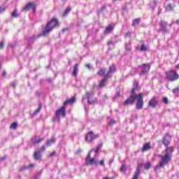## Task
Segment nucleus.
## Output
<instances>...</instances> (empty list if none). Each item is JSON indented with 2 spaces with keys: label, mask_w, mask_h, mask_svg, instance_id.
Wrapping results in <instances>:
<instances>
[{
  "label": "nucleus",
  "mask_w": 179,
  "mask_h": 179,
  "mask_svg": "<svg viewBox=\"0 0 179 179\" xmlns=\"http://www.w3.org/2000/svg\"><path fill=\"white\" fill-rule=\"evenodd\" d=\"M176 69H179V64L176 66Z\"/></svg>",
  "instance_id": "obj_58"
},
{
  "label": "nucleus",
  "mask_w": 179,
  "mask_h": 179,
  "mask_svg": "<svg viewBox=\"0 0 179 179\" xmlns=\"http://www.w3.org/2000/svg\"><path fill=\"white\" fill-rule=\"evenodd\" d=\"M139 174H141V169L139 166H137L134 176L139 177Z\"/></svg>",
  "instance_id": "obj_31"
},
{
  "label": "nucleus",
  "mask_w": 179,
  "mask_h": 179,
  "mask_svg": "<svg viewBox=\"0 0 179 179\" xmlns=\"http://www.w3.org/2000/svg\"><path fill=\"white\" fill-rule=\"evenodd\" d=\"M158 105L159 101L156 99V96H154L152 99H151L148 103V106H150V107H152V108H155L156 106Z\"/></svg>",
  "instance_id": "obj_14"
},
{
  "label": "nucleus",
  "mask_w": 179,
  "mask_h": 179,
  "mask_svg": "<svg viewBox=\"0 0 179 179\" xmlns=\"http://www.w3.org/2000/svg\"><path fill=\"white\" fill-rule=\"evenodd\" d=\"M106 5H103V6L101 7V8L100 12H103V10H106Z\"/></svg>",
  "instance_id": "obj_49"
},
{
  "label": "nucleus",
  "mask_w": 179,
  "mask_h": 179,
  "mask_svg": "<svg viewBox=\"0 0 179 179\" xmlns=\"http://www.w3.org/2000/svg\"><path fill=\"white\" fill-rule=\"evenodd\" d=\"M16 85H17V83H16V81L13 82L12 87H13V89L16 88Z\"/></svg>",
  "instance_id": "obj_47"
},
{
  "label": "nucleus",
  "mask_w": 179,
  "mask_h": 179,
  "mask_svg": "<svg viewBox=\"0 0 179 179\" xmlns=\"http://www.w3.org/2000/svg\"><path fill=\"white\" fill-rule=\"evenodd\" d=\"M45 150V146H42L38 152H40L41 153L42 152H44Z\"/></svg>",
  "instance_id": "obj_43"
},
{
  "label": "nucleus",
  "mask_w": 179,
  "mask_h": 179,
  "mask_svg": "<svg viewBox=\"0 0 179 179\" xmlns=\"http://www.w3.org/2000/svg\"><path fill=\"white\" fill-rule=\"evenodd\" d=\"M33 164H29V167H33Z\"/></svg>",
  "instance_id": "obj_62"
},
{
  "label": "nucleus",
  "mask_w": 179,
  "mask_h": 179,
  "mask_svg": "<svg viewBox=\"0 0 179 179\" xmlns=\"http://www.w3.org/2000/svg\"><path fill=\"white\" fill-rule=\"evenodd\" d=\"M66 113L65 111V105L61 107L59 110L55 112V117L53 119V121L59 122L60 117H65Z\"/></svg>",
  "instance_id": "obj_5"
},
{
  "label": "nucleus",
  "mask_w": 179,
  "mask_h": 179,
  "mask_svg": "<svg viewBox=\"0 0 179 179\" xmlns=\"http://www.w3.org/2000/svg\"><path fill=\"white\" fill-rule=\"evenodd\" d=\"M103 148V143H101L100 144H99L96 146V150H95V155L94 157H98L99 156V150H100V149Z\"/></svg>",
  "instance_id": "obj_22"
},
{
  "label": "nucleus",
  "mask_w": 179,
  "mask_h": 179,
  "mask_svg": "<svg viewBox=\"0 0 179 179\" xmlns=\"http://www.w3.org/2000/svg\"><path fill=\"white\" fill-rule=\"evenodd\" d=\"M126 37H131V32H127L125 34Z\"/></svg>",
  "instance_id": "obj_50"
},
{
  "label": "nucleus",
  "mask_w": 179,
  "mask_h": 179,
  "mask_svg": "<svg viewBox=\"0 0 179 179\" xmlns=\"http://www.w3.org/2000/svg\"><path fill=\"white\" fill-rule=\"evenodd\" d=\"M150 149V143H145L143 148H142V150L143 152H145L146 150H149Z\"/></svg>",
  "instance_id": "obj_24"
},
{
  "label": "nucleus",
  "mask_w": 179,
  "mask_h": 179,
  "mask_svg": "<svg viewBox=\"0 0 179 179\" xmlns=\"http://www.w3.org/2000/svg\"><path fill=\"white\" fill-rule=\"evenodd\" d=\"M173 94H179V89L178 88H176L173 90Z\"/></svg>",
  "instance_id": "obj_40"
},
{
  "label": "nucleus",
  "mask_w": 179,
  "mask_h": 179,
  "mask_svg": "<svg viewBox=\"0 0 179 179\" xmlns=\"http://www.w3.org/2000/svg\"><path fill=\"white\" fill-rule=\"evenodd\" d=\"M85 67L87 68L88 69H93V66L90 65V64H85Z\"/></svg>",
  "instance_id": "obj_42"
},
{
  "label": "nucleus",
  "mask_w": 179,
  "mask_h": 179,
  "mask_svg": "<svg viewBox=\"0 0 179 179\" xmlns=\"http://www.w3.org/2000/svg\"><path fill=\"white\" fill-rule=\"evenodd\" d=\"M75 101H76V99L75 98V96H72L70 99L66 101L64 103V106H66V104H68V103H69L70 104H73V103H75Z\"/></svg>",
  "instance_id": "obj_21"
},
{
  "label": "nucleus",
  "mask_w": 179,
  "mask_h": 179,
  "mask_svg": "<svg viewBox=\"0 0 179 179\" xmlns=\"http://www.w3.org/2000/svg\"><path fill=\"white\" fill-rule=\"evenodd\" d=\"M114 30V24H110L106 27L104 33L105 34H110Z\"/></svg>",
  "instance_id": "obj_17"
},
{
  "label": "nucleus",
  "mask_w": 179,
  "mask_h": 179,
  "mask_svg": "<svg viewBox=\"0 0 179 179\" xmlns=\"http://www.w3.org/2000/svg\"><path fill=\"white\" fill-rule=\"evenodd\" d=\"M176 24L179 26V20H177L176 21Z\"/></svg>",
  "instance_id": "obj_55"
},
{
  "label": "nucleus",
  "mask_w": 179,
  "mask_h": 179,
  "mask_svg": "<svg viewBox=\"0 0 179 179\" xmlns=\"http://www.w3.org/2000/svg\"><path fill=\"white\" fill-rule=\"evenodd\" d=\"M41 104H40L38 106V108L34 112V115H37V114H38V113H40L41 110Z\"/></svg>",
  "instance_id": "obj_29"
},
{
  "label": "nucleus",
  "mask_w": 179,
  "mask_h": 179,
  "mask_svg": "<svg viewBox=\"0 0 179 179\" xmlns=\"http://www.w3.org/2000/svg\"><path fill=\"white\" fill-rule=\"evenodd\" d=\"M6 10V8L5 7H0V13H3Z\"/></svg>",
  "instance_id": "obj_41"
},
{
  "label": "nucleus",
  "mask_w": 179,
  "mask_h": 179,
  "mask_svg": "<svg viewBox=\"0 0 179 179\" xmlns=\"http://www.w3.org/2000/svg\"><path fill=\"white\" fill-rule=\"evenodd\" d=\"M48 82H49V83H52V78H48Z\"/></svg>",
  "instance_id": "obj_53"
},
{
  "label": "nucleus",
  "mask_w": 179,
  "mask_h": 179,
  "mask_svg": "<svg viewBox=\"0 0 179 179\" xmlns=\"http://www.w3.org/2000/svg\"><path fill=\"white\" fill-rule=\"evenodd\" d=\"M37 36H33L32 37L29 38V43H33V41H34V40H36Z\"/></svg>",
  "instance_id": "obj_37"
},
{
  "label": "nucleus",
  "mask_w": 179,
  "mask_h": 179,
  "mask_svg": "<svg viewBox=\"0 0 179 179\" xmlns=\"http://www.w3.org/2000/svg\"><path fill=\"white\" fill-rule=\"evenodd\" d=\"M138 178H139V176H136L134 175L132 179H138Z\"/></svg>",
  "instance_id": "obj_54"
},
{
  "label": "nucleus",
  "mask_w": 179,
  "mask_h": 179,
  "mask_svg": "<svg viewBox=\"0 0 179 179\" xmlns=\"http://www.w3.org/2000/svg\"><path fill=\"white\" fill-rule=\"evenodd\" d=\"M100 165L101 166H103L104 165V160L102 159L101 162H100Z\"/></svg>",
  "instance_id": "obj_51"
},
{
  "label": "nucleus",
  "mask_w": 179,
  "mask_h": 179,
  "mask_svg": "<svg viewBox=\"0 0 179 179\" xmlns=\"http://www.w3.org/2000/svg\"><path fill=\"white\" fill-rule=\"evenodd\" d=\"M162 101L164 104H169V99L167 97H164Z\"/></svg>",
  "instance_id": "obj_39"
},
{
  "label": "nucleus",
  "mask_w": 179,
  "mask_h": 179,
  "mask_svg": "<svg viewBox=\"0 0 179 179\" xmlns=\"http://www.w3.org/2000/svg\"><path fill=\"white\" fill-rule=\"evenodd\" d=\"M157 6V0H152L150 2V6L151 8L155 9Z\"/></svg>",
  "instance_id": "obj_23"
},
{
  "label": "nucleus",
  "mask_w": 179,
  "mask_h": 179,
  "mask_svg": "<svg viewBox=\"0 0 179 179\" xmlns=\"http://www.w3.org/2000/svg\"><path fill=\"white\" fill-rule=\"evenodd\" d=\"M136 90H138V82L136 81L134 83V88L131 90L130 96L123 103L124 106H129L131 104H134V103L136 101L138 94L135 92Z\"/></svg>",
  "instance_id": "obj_2"
},
{
  "label": "nucleus",
  "mask_w": 179,
  "mask_h": 179,
  "mask_svg": "<svg viewBox=\"0 0 179 179\" xmlns=\"http://www.w3.org/2000/svg\"><path fill=\"white\" fill-rule=\"evenodd\" d=\"M62 33H65V31H66V29H63L62 30Z\"/></svg>",
  "instance_id": "obj_56"
},
{
  "label": "nucleus",
  "mask_w": 179,
  "mask_h": 179,
  "mask_svg": "<svg viewBox=\"0 0 179 179\" xmlns=\"http://www.w3.org/2000/svg\"><path fill=\"white\" fill-rule=\"evenodd\" d=\"M120 96V94H116V97Z\"/></svg>",
  "instance_id": "obj_61"
},
{
  "label": "nucleus",
  "mask_w": 179,
  "mask_h": 179,
  "mask_svg": "<svg viewBox=\"0 0 179 179\" xmlns=\"http://www.w3.org/2000/svg\"><path fill=\"white\" fill-rule=\"evenodd\" d=\"M71 10H72V8L71 7H68L66 10L64 11V16H66V15H68V13H69V12H71Z\"/></svg>",
  "instance_id": "obj_36"
},
{
  "label": "nucleus",
  "mask_w": 179,
  "mask_h": 179,
  "mask_svg": "<svg viewBox=\"0 0 179 179\" xmlns=\"http://www.w3.org/2000/svg\"><path fill=\"white\" fill-rule=\"evenodd\" d=\"M106 69L102 68L100 69V70L97 72V75H99V76H103V75H106Z\"/></svg>",
  "instance_id": "obj_25"
},
{
  "label": "nucleus",
  "mask_w": 179,
  "mask_h": 179,
  "mask_svg": "<svg viewBox=\"0 0 179 179\" xmlns=\"http://www.w3.org/2000/svg\"><path fill=\"white\" fill-rule=\"evenodd\" d=\"M166 79L171 82H174L179 79V75L174 70H171L166 73Z\"/></svg>",
  "instance_id": "obj_6"
},
{
  "label": "nucleus",
  "mask_w": 179,
  "mask_h": 179,
  "mask_svg": "<svg viewBox=\"0 0 179 179\" xmlns=\"http://www.w3.org/2000/svg\"><path fill=\"white\" fill-rule=\"evenodd\" d=\"M170 139L171 138L169 137V136H166L164 139H163V143L166 148V153H167V149H173V150H174V148H173V147H170L169 148V145L170 143Z\"/></svg>",
  "instance_id": "obj_13"
},
{
  "label": "nucleus",
  "mask_w": 179,
  "mask_h": 179,
  "mask_svg": "<svg viewBox=\"0 0 179 179\" xmlns=\"http://www.w3.org/2000/svg\"><path fill=\"white\" fill-rule=\"evenodd\" d=\"M0 69H1V66H0Z\"/></svg>",
  "instance_id": "obj_64"
},
{
  "label": "nucleus",
  "mask_w": 179,
  "mask_h": 179,
  "mask_svg": "<svg viewBox=\"0 0 179 179\" xmlns=\"http://www.w3.org/2000/svg\"><path fill=\"white\" fill-rule=\"evenodd\" d=\"M136 100L137 101L136 108H137V110H142L143 108V97L141 93L137 95Z\"/></svg>",
  "instance_id": "obj_7"
},
{
  "label": "nucleus",
  "mask_w": 179,
  "mask_h": 179,
  "mask_svg": "<svg viewBox=\"0 0 179 179\" xmlns=\"http://www.w3.org/2000/svg\"><path fill=\"white\" fill-rule=\"evenodd\" d=\"M94 150H91L87 156V159L85 161V164H87V166L97 164V163H98L96 161V159H94V158H90V154L92 153V152H94Z\"/></svg>",
  "instance_id": "obj_10"
},
{
  "label": "nucleus",
  "mask_w": 179,
  "mask_h": 179,
  "mask_svg": "<svg viewBox=\"0 0 179 179\" xmlns=\"http://www.w3.org/2000/svg\"><path fill=\"white\" fill-rule=\"evenodd\" d=\"M59 22L57 18H53L50 21L48 22L46 24V26L45 27L43 31H42L43 36H47L48 33H50V31H52L55 27H57L58 26Z\"/></svg>",
  "instance_id": "obj_3"
},
{
  "label": "nucleus",
  "mask_w": 179,
  "mask_h": 179,
  "mask_svg": "<svg viewBox=\"0 0 179 179\" xmlns=\"http://www.w3.org/2000/svg\"><path fill=\"white\" fill-rule=\"evenodd\" d=\"M173 8H174V6L171 4H168L166 6V10H168V12H171V10H173Z\"/></svg>",
  "instance_id": "obj_28"
},
{
  "label": "nucleus",
  "mask_w": 179,
  "mask_h": 179,
  "mask_svg": "<svg viewBox=\"0 0 179 179\" xmlns=\"http://www.w3.org/2000/svg\"><path fill=\"white\" fill-rule=\"evenodd\" d=\"M3 47H5V43L3 42V41L0 43V50H2V48H3Z\"/></svg>",
  "instance_id": "obj_44"
},
{
  "label": "nucleus",
  "mask_w": 179,
  "mask_h": 179,
  "mask_svg": "<svg viewBox=\"0 0 179 179\" xmlns=\"http://www.w3.org/2000/svg\"><path fill=\"white\" fill-rule=\"evenodd\" d=\"M125 50H126V51H127L128 52H131V43L126 44Z\"/></svg>",
  "instance_id": "obj_34"
},
{
  "label": "nucleus",
  "mask_w": 179,
  "mask_h": 179,
  "mask_svg": "<svg viewBox=\"0 0 179 179\" xmlns=\"http://www.w3.org/2000/svg\"><path fill=\"white\" fill-rule=\"evenodd\" d=\"M141 68V73L140 76H142V75H146V73H149V71H150V64H144Z\"/></svg>",
  "instance_id": "obj_9"
},
{
  "label": "nucleus",
  "mask_w": 179,
  "mask_h": 179,
  "mask_svg": "<svg viewBox=\"0 0 179 179\" xmlns=\"http://www.w3.org/2000/svg\"><path fill=\"white\" fill-rule=\"evenodd\" d=\"M87 100V103L89 104H94V103H97V99L94 98V95L93 92H86L85 96L83 97L82 102L85 104V100Z\"/></svg>",
  "instance_id": "obj_4"
},
{
  "label": "nucleus",
  "mask_w": 179,
  "mask_h": 179,
  "mask_svg": "<svg viewBox=\"0 0 179 179\" xmlns=\"http://www.w3.org/2000/svg\"><path fill=\"white\" fill-rule=\"evenodd\" d=\"M10 128H11V129H16V128H17V122H13L10 126Z\"/></svg>",
  "instance_id": "obj_33"
},
{
  "label": "nucleus",
  "mask_w": 179,
  "mask_h": 179,
  "mask_svg": "<svg viewBox=\"0 0 179 179\" xmlns=\"http://www.w3.org/2000/svg\"><path fill=\"white\" fill-rule=\"evenodd\" d=\"M108 80V77H107L106 76H104V78L99 83V87H104V86H106V83Z\"/></svg>",
  "instance_id": "obj_19"
},
{
  "label": "nucleus",
  "mask_w": 179,
  "mask_h": 179,
  "mask_svg": "<svg viewBox=\"0 0 179 179\" xmlns=\"http://www.w3.org/2000/svg\"><path fill=\"white\" fill-rule=\"evenodd\" d=\"M55 141H56L55 137H52L45 143V146H47V148H48L50 146H52V145H54V143L55 142Z\"/></svg>",
  "instance_id": "obj_16"
},
{
  "label": "nucleus",
  "mask_w": 179,
  "mask_h": 179,
  "mask_svg": "<svg viewBox=\"0 0 179 179\" xmlns=\"http://www.w3.org/2000/svg\"><path fill=\"white\" fill-rule=\"evenodd\" d=\"M79 71V66L78 64H76L73 67V71L72 75L75 77L78 76V72Z\"/></svg>",
  "instance_id": "obj_18"
},
{
  "label": "nucleus",
  "mask_w": 179,
  "mask_h": 179,
  "mask_svg": "<svg viewBox=\"0 0 179 179\" xmlns=\"http://www.w3.org/2000/svg\"><path fill=\"white\" fill-rule=\"evenodd\" d=\"M114 44H115V43L113 41H109L108 42V45H114Z\"/></svg>",
  "instance_id": "obj_48"
},
{
  "label": "nucleus",
  "mask_w": 179,
  "mask_h": 179,
  "mask_svg": "<svg viewBox=\"0 0 179 179\" xmlns=\"http://www.w3.org/2000/svg\"><path fill=\"white\" fill-rule=\"evenodd\" d=\"M53 156H55V151L50 152L48 155V157H52Z\"/></svg>",
  "instance_id": "obj_45"
},
{
  "label": "nucleus",
  "mask_w": 179,
  "mask_h": 179,
  "mask_svg": "<svg viewBox=\"0 0 179 179\" xmlns=\"http://www.w3.org/2000/svg\"><path fill=\"white\" fill-rule=\"evenodd\" d=\"M146 50H148V46L142 45L141 47V51H146Z\"/></svg>",
  "instance_id": "obj_38"
},
{
  "label": "nucleus",
  "mask_w": 179,
  "mask_h": 179,
  "mask_svg": "<svg viewBox=\"0 0 179 179\" xmlns=\"http://www.w3.org/2000/svg\"><path fill=\"white\" fill-rule=\"evenodd\" d=\"M2 76H6V71H3V73H2Z\"/></svg>",
  "instance_id": "obj_52"
},
{
  "label": "nucleus",
  "mask_w": 179,
  "mask_h": 179,
  "mask_svg": "<svg viewBox=\"0 0 179 179\" xmlns=\"http://www.w3.org/2000/svg\"><path fill=\"white\" fill-rule=\"evenodd\" d=\"M8 45H9V47H11V48L15 47V45H12V44H9Z\"/></svg>",
  "instance_id": "obj_57"
},
{
  "label": "nucleus",
  "mask_w": 179,
  "mask_h": 179,
  "mask_svg": "<svg viewBox=\"0 0 179 179\" xmlns=\"http://www.w3.org/2000/svg\"><path fill=\"white\" fill-rule=\"evenodd\" d=\"M116 71L117 68L115 67V64H112L109 66L108 71H107V73L105 74V76L110 78L113 76V73H115Z\"/></svg>",
  "instance_id": "obj_11"
},
{
  "label": "nucleus",
  "mask_w": 179,
  "mask_h": 179,
  "mask_svg": "<svg viewBox=\"0 0 179 179\" xmlns=\"http://www.w3.org/2000/svg\"><path fill=\"white\" fill-rule=\"evenodd\" d=\"M99 134H94L93 131H90L88 132V134L85 136V141L86 142H88V143H90L91 142H93L94 139H97L99 138Z\"/></svg>",
  "instance_id": "obj_8"
},
{
  "label": "nucleus",
  "mask_w": 179,
  "mask_h": 179,
  "mask_svg": "<svg viewBox=\"0 0 179 179\" xmlns=\"http://www.w3.org/2000/svg\"><path fill=\"white\" fill-rule=\"evenodd\" d=\"M141 23V18H136L133 20L132 26H138Z\"/></svg>",
  "instance_id": "obj_26"
},
{
  "label": "nucleus",
  "mask_w": 179,
  "mask_h": 179,
  "mask_svg": "<svg viewBox=\"0 0 179 179\" xmlns=\"http://www.w3.org/2000/svg\"><path fill=\"white\" fill-rule=\"evenodd\" d=\"M167 22L161 21L159 22V30L162 31V33H169V29H167Z\"/></svg>",
  "instance_id": "obj_12"
},
{
  "label": "nucleus",
  "mask_w": 179,
  "mask_h": 179,
  "mask_svg": "<svg viewBox=\"0 0 179 179\" xmlns=\"http://www.w3.org/2000/svg\"><path fill=\"white\" fill-rule=\"evenodd\" d=\"M103 179H110V178H108V177H105V178H103Z\"/></svg>",
  "instance_id": "obj_60"
},
{
  "label": "nucleus",
  "mask_w": 179,
  "mask_h": 179,
  "mask_svg": "<svg viewBox=\"0 0 179 179\" xmlns=\"http://www.w3.org/2000/svg\"><path fill=\"white\" fill-rule=\"evenodd\" d=\"M117 1H122V0H113V2H117Z\"/></svg>",
  "instance_id": "obj_59"
},
{
  "label": "nucleus",
  "mask_w": 179,
  "mask_h": 179,
  "mask_svg": "<svg viewBox=\"0 0 179 179\" xmlns=\"http://www.w3.org/2000/svg\"><path fill=\"white\" fill-rule=\"evenodd\" d=\"M34 159L35 160H40L41 159V152L40 151H36L34 154Z\"/></svg>",
  "instance_id": "obj_20"
},
{
  "label": "nucleus",
  "mask_w": 179,
  "mask_h": 179,
  "mask_svg": "<svg viewBox=\"0 0 179 179\" xmlns=\"http://www.w3.org/2000/svg\"><path fill=\"white\" fill-rule=\"evenodd\" d=\"M44 138H38V140L33 141L31 140L32 143H40V142H43Z\"/></svg>",
  "instance_id": "obj_35"
},
{
  "label": "nucleus",
  "mask_w": 179,
  "mask_h": 179,
  "mask_svg": "<svg viewBox=\"0 0 179 179\" xmlns=\"http://www.w3.org/2000/svg\"><path fill=\"white\" fill-rule=\"evenodd\" d=\"M151 166L152 164H150V162H147L144 166V170H149V169H150Z\"/></svg>",
  "instance_id": "obj_30"
},
{
  "label": "nucleus",
  "mask_w": 179,
  "mask_h": 179,
  "mask_svg": "<svg viewBox=\"0 0 179 179\" xmlns=\"http://www.w3.org/2000/svg\"><path fill=\"white\" fill-rule=\"evenodd\" d=\"M30 8H33L34 10H36V5L33 3H28L24 8H22V10H30Z\"/></svg>",
  "instance_id": "obj_15"
},
{
  "label": "nucleus",
  "mask_w": 179,
  "mask_h": 179,
  "mask_svg": "<svg viewBox=\"0 0 179 179\" xmlns=\"http://www.w3.org/2000/svg\"><path fill=\"white\" fill-rule=\"evenodd\" d=\"M114 124H115V120H114V119H112L109 122V125H114Z\"/></svg>",
  "instance_id": "obj_46"
},
{
  "label": "nucleus",
  "mask_w": 179,
  "mask_h": 179,
  "mask_svg": "<svg viewBox=\"0 0 179 179\" xmlns=\"http://www.w3.org/2000/svg\"><path fill=\"white\" fill-rule=\"evenodd\" d=\"M41 173H39V176H41Z\"/></svg>",
  "instance_id": "obj_63"
},
{
  "label": "nucleus",
  "mask_w": 179,
  "mask_h": 179,
  "mask_svg": "<svg viewBox=\"0 0 179 179\" xmlns=\"http://www.w3.org/2000/svg\"><path fill=\"white\" fill-rule=\"evenodd\" d=\"M173 151V148H169L166 150V153L164 157H162L161 162H159V164L155 167V171L160 170V169H162L164 164H167V163L171 160V155Z\"/></svg>",
  "instance_id": "obj_1"
},
{
  "label": "nucleus",
  "mask_w": 179,
  "mask_h": 179,
  "mask_svg": "<svg viewBox=\"0 0 179 179\" xmlns=\"http://www.w3.org/2000/svg\"><path fill=\"white\" fill-rule=\"evenodd\" d=\"M11 16L12 17H19V13H17V10L16 8L11 13Z\"/></svg>",
  "instance_id": "obj_27"
},
{
  "label": "nucleus",
  "mask_w": 179,
  "mask_h": 179,
  "mask_svg": "<svg viewBox=\"0 0 179 179\" xmlns=\"http://www.w3.org/2000/svg\"><path fill=\"white\" fill-rule=\"evenodd\" d=\"M120 171H122V173H125L127 171V165H122V166L120 167Z\"/></svg>",
  "instance_id": "obj_32"
}]
</instances>
